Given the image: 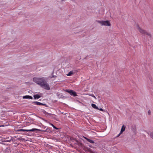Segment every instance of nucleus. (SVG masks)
Instances as JSON below:
<instances>
[{"label": "nucleus", "mask_w": 153, "mask_h": 153, "mask_svg": "<svg viewBox=\"0 0 153 153\" xmlns=\"http://www.w3.org/2000/svg\"><path fill=\"white\" fill-rule=\"evenodd\" d=\"M33 81L44 89L48 90H50L49 85L47 82L46 78L35 77L33 78Z\"/></svg>", "instance_id": "f257e3e1"}, {"label": "nucleus", "mask_w": 153, "mask_h": 153, "mask_svg": "<svg viewBox=\"0 0 153 153\" xmlns=\"http://www.w3.org/2000/svg\"><path fill=\"white\" fill-rule=\"evenodd\" d=\"M137 28L138 30L140 32V33L143 34V35H147L149 36L150 37H151V34L146 31V30L143 29L141 28H140L139 26H137Z\"/></svg>", "instance_id": "f03ea898"}, {"label": "nucleus", "mask_w": 153, "mask_h": 153, "mask_svg": "<svg viewBox=\"0 0 153 153\" xmlns=\"http://www.w3.org/2000/svg\"><path fill=\"white\" fill-rule=\"evenodd\" d=\"M97 22L100 24L102 26H110L111 24L110 21L108 20H101L98 21Z\"/></svg>", "instance_id": "7ed1b4c3"}, {"label": "nucleus", "mask_w": 153, "mask_h": 153, "mask_svg": "<svg viewBox=\"0 0 153 153\" xmlns=\"http://www.w3.org/2000/svg\"><path fill=\"white\" fill-rule=\"evenodd\" d=\"M41 131L39 129L35 128H32L31 129H28V130L24 129H18V130H17V131H24V132L27 131V132H28V131Z\"/></svg>", "instance_id": "20e7f679"}, {"label": "nucleus", "mask_w": 153, "mask_h": 153, "mask_svg": "<svg viewBox=\"0 0 153 153\" xmlns=\"http://www.w3.org/2000/svg\"><path fill=\"white\" fill-rule=\"evenodd\" d=\"M66 91L69 93L71 95L73 96L74 97L77 96L76 93L75 91L70 90H67Z\"/></svg>", "instance_id": "39448f33"}, {"label": "nucleus", "mask_w": 153, "mask_h": 153, "mask_svg": "<svg viewBox=\"0 0 153 153\" xmlns=\"http://www.w3.org/2000/svg\"><path fill=\"white\" fill-rule=\"evenodd\" d=\"M33 103L34 105H43L45 106H47V105L46 104H43L37 101L34 102Z\"/></svg>", "instance_id": "423d86ee"}, {"label": "nucleus", "mask_w": 153, "mask_h": 153, "mask_svg": "<svg viewBox=\"0 0 153 153\" xmlns=\"http://www.w3.org/2000/svg\"><path fill=\"white\" fill-rule=\"evenodd\" d=\"M23 99H33V97L29 95H25L23 97Z\"/></svg>", "instance_id": "0eeeda50"}, {"label": "nucleus", "mask_w": 153, "mask_h": 153, "mask_svg": "<svg viewBox=\"0 0 153 153\" xmlns=\"http://www.w3.org/2000/svg\"><path fill=\"white\" fill-rule=\"evenodd\" d=\"M84 138H85L88 141L90 142L91 143H94V142L92 140H91L87 138L86 137H83Z\"/></svg>", "instance_id": "6e6552de"}, {"label": "nucleus", "mask_w": 153, "mask_h": 153, "mask_svg": "<svg viewBox=\"0 0 153 153\" xmlns=\"http://www.w3.org/2000/svg\"><path fill=\"white\" fill-rule=\"evenodd\" d=\"M126 127L124 125H123L121 128V131L119 133V134H121L125 129Z\"/></svg>", "instance_id": "1a4fd4ad"}, {"label": "nucleus", "mask_w": 153, "mask_h": 153, "mask_svg": "<svg viewBox=\"0 0 153 153\" xmlns=\"http://www.w3.org/2000/svg\"><path fill=\"white\" fill-rule=\"evenodd\" d=\"M41 96L38 94H36L33 95V97L35 100L38 99L41 97Z\"/></svg>", "instance_id": "9d476101"}, {"label": "nucleus", "mask_w": 153, "mask_h": 153, "mask_svg": "<svg viewBox=\"0 0 153 153\" xmlns=\"http://www.w3.org/2000/svg\"><path fill=\"white\" fill-rule=\"evenodd\" d=\"M74 73V72L73 71H71L68 74H67L66 75L67 76H71Z\"/></svg>", "instance_id": "9b49d317"}, {"label": "nucleus", "mask_w": 153, "mask_h": 153, "mask_svg": "<svg viewBox=\"0 0 153 153\" xmlns=\"http://www.w3.org/2000/svg\"><path fill=\"white\" fill-rule=\"evenodd\" d=\"M91 106L93 108H94L96 109H99V108L98 107L96 106V105L94 104H91Z\"/></svg>", "instance_id": "f8f14e48"}, {"label": "nucleus", "mask_w": 153, "mask_h": 153, "mask_svg": "<svg viewBox=\"0 0 153 153\" xmlns=\"http://www.w3.org/2000/svg\"><path fill=\"white\" fill-rule=\"evenodd\" d=\"M50 124L53 127V128L54 129H58V128H57L56 126H55L53 124L51 123H50Z\"/></svg>", "instance_id": "ddd939ff"}, {"label": "nucleus", "mask_w": 153, "mask_h": 153, "mask_svg": "<svg viewBox=\"0 0 153 153\" xmlns=\"http://www.w3.org/2000/svg\"><path fill=\"white\" fill-rule=\"evenodd\" d=\"M88 95H89L91 96V97H93L95 99H97L96 97L93 94H89Z\"/></svg>", "instance_id": "4468645a"}, {"label": "nucleus", "mask_w": 153, "mask_h": 153, "mask_svg": "<svg viewBox=\"0 0 153 153\" xmlns=\"http://www.w3.org/2000/svg\"><path fill=\"white\" fill-rule=\"evenodd\" d=\"M56 77V76L55 75H53L52 74V76H49V78H52L53 77Z\"/></svg>", "instance_id": "2eb2a0df"}, {"label": "nucleus", "mask_w": 153, "mask_h": 153, "mask_svg": "<svg viewBox=\"0 0 153 153\" xmlns=\"http://www.w3.org/2000/svg\"><path fill=\"white\" fill-rule=\"evenodd\" d=\"M42 112L44 113V114H49L48 113H47V112H46L45 110H42Z\"/></svg>", "instance_id": "dca6fc26"}, {"label": "nucleus", "mask_w": 153, "mask_h": 153, "mask_svg": "<svg viewBox=\"0 0 153 153\" xmlns=\"http://www.w3.org/2000/svg\"><path fill=\"white\" fill-rule=\"evenodd\" d=\"M151 137L152 139H153V133H151Z\"/></svg>", "instance_id": "f3484780"}, {"label": "nucleus", "mask_w": 153, "mask_h": 153, "mask_svg": "<svg viewBox=\"0 0 153 153\" xmlns=\"http://www.w3.org/2000/svg\"><path fill=\"white\" fill-rule=\"evenodd\" d=\"M148 114H149H149H150V113H151V111H150V110H149L148 111Z\"/></svg>", "instance_id": "a211bd4d"}, {"label": "nucleus", "mask_w": 153, "mask_h": 153, "mask_svg": "<svg viewBox=\"0 0 153 153\" xmlns=\"http://www.w3.org/2000/svg\"><path fill=\"white\" fill-rule=\"evenodd\" d=\"M98 109L99 110H100L101 111H103V109H102V108H100V109L99 108V109Z\"/></svg>", "instance_id": "6ab92c4d"}, {"label": "nucleus", "mask_w": 153, "mask_h": 153, "mask_svg": "<svg viewBox=\"0 0 153 153\" xmlns=\"http://www.w3.org/2000/svg\"><path fill=\"white\" fill-rule=\"evenodd\" d=\"M10 140H7L6 141V142H10Z\"/></svg>", "instance_id": "aec40b11"}, {"label": "nucleus", "mask_w": 153, "mask_h": 153, "mask_svg": "<svg viewBox=\"0 0 153 153\" xmlns=\"http://www.w3.org/2000/svg\"><path fill=\"white\" fill-rule=\"evenodd\" d=\"M66 0H61L62 1H65Z\"/></svg>", "instance_id": "412c9836"}, {"label": "nucleus", "mask_w": 153, "mask_h": 153, "mask_svg": "<svg viewBox=\"0 0 153 153\" xmlns=\"http://www.w3.org/2000/svg\"><path fill=\"white\" fill-rule=\"evenodd\" d=\"M120 134H119L118 135V136H119Z\"/></svg>", "instance_id": "4be33fe9"}, {"label": "nucleus", "mask_w": 153, "mask_h": 153, "mask_svg": "<svg viewBox=\"0 0 153 153\" xmlns=\"http://www.w3.org/2000/svg\"><path fill=\"white\" fill-rule=\"evenodd\" d=\"M22 153V152H19V153Z\"/></svg>", "instance_id": "5701e85b"}]
</instances>
